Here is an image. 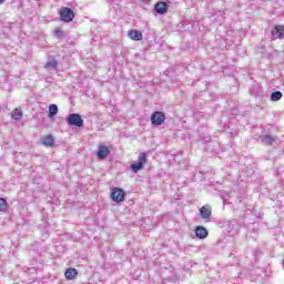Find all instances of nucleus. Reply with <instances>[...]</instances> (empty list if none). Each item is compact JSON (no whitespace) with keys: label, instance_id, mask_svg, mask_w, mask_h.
<instances>
[{"label":"nucleus","instance_id":"nucleus-6","mask_svg":"<svg viewBox=\"0 0 284 284\" xmlns=\"http://www.w3.org/2000/svg\"><path fill=\"white\" fill-rule=\"evenodd\" d=\"M250 95L255 97V99H263L265 97V93L263 92V88L261 84L255 83L250 89Z\"/></svg>","mask_w":284,"mask_h":284},{"label":"nucleus","instance_id":"nucleus-18","mask_svg":"<svg viewBox=\"0 0 284 284\" xmlns=\"http://www.w3.org/2000/svg\"><path fill=\"white\" fill-rule=\"evenodd\" d=\"M11 8L13 10H21V8H23V0H12Z\"/></svg>","mask_w":284,"mask_h":284},{"label":"nucleus","instance_id":"nucleus-3","mask_svg":"<svg viewBox=\"0 0 284 284\" xmlns=\"http://www.w3.org/2000/svg\"><path fill=\"white\" fill-rule=\"evenodd\" d=\"M61 21H64V23H70L71 21H74V11L68 7H63L60 12Z\"/></svg>","mask_w":284,"mask_h":284},{"label":"nucleus","instance_id":"nucleus-24","mask_svg":"<svg viewBox=\"0 0 284 284\" xmlns=\"http://www.w3.org/2000/svg\"><path fill=\"white\" fill-rule=\"evenodd\" d=\"M2 3H6V0H0V6H1Z\"/></svg>","mask_w":284,"mask_h":284},{"label":"nucleus","instance_id":"nucleus-13","mask_svg":"<svg viewBox=\"0 0 284 284\" xmlns=\"http://www.w3.org/2000/svg\"><path fill=\"white\" fill-rule=\"evenodd\" d=\"M79 272L77 271V268H68L64 273V276L68 281H74V278H77Z\"/></svg>","mask_w":284,"mask_h":284},{"label":"nucleus","instance_id":"nucleus-23","mask_svg":"<svg viewBox=\"0 0 284 284\" xmlns=\"http://www.w3.org/2000/svg\"><path fill=\"white\" fill-rule=\"evenodd\" d=\"M47 148H54V143H44Z\"/></svg>","mask_w":284,"mask_h":284},{"label":"nucleus","instance_id":"nucleus-22","mask_svg":"<svg viewBox=\"0 0 284 284\" xmlns=\"http://www.w3.org/2000/svg\"><path fill=\"white\" fill-rule=\"evenodd\" d=\"M8 207V204L6 203V200L3 197H0V212H3Z\"/></svg>","mask_w":284,"mask_h":284},{"label":"nucleus","instance_id":"nucleus-7","mask_svg":"<svg viewBox=\"0 0 284 284\" xmlns=\"http://www.w3.org/2000/svg\"><path fill=\"white\" fill-rule=\"evenodd\" d=\"M97 156L100 161H103L110 156V148L100 144L98 146Z\"/></svg>","mask_w":284,"mask_h":284},{"label":"nucleus","instance_id":"nucleus-8","mask_svg":"<svg viewBox=\"0 0 284 284\" xmlns=\"http://www.w3.org/2000/svg\"><path fill=\"white\" fill-rule=\"evenodd\" d=\"M200 216L204 221H210L212 219V206L210 204H205L200 209Z\"/></svg>","mask_w":284,"mask_h":284},{"label":"nucleus","instance_id":"nucleus-4","mask_svg":"<svg viewBox=\"0 0 284 284\" xmlns=\"http://www.w3.org/2000/svg\"><path fill=\"white\" fill-rule=\"evenodd\" d=\"M151 123L152 125H163L165 123V113L161 111H155L151 115Z\"/></svg>","mask_w":284,"mask_h":284},{"label":"nucleus","instance_id":"nucleus-19","mask_svg":"<svg viewBox=\"0 0 284 284\" xmlns=\"http://www.w3.org/2000/svg\"><path fill=\"white\" fill-rule=\"evenodd\" d=\"M53 37L55 39H65V31L58 28L53 31Z\"/></svg>","mask_w":284,"mask_h":284},{"label":"nucleus","instance_id":"nucleus-20","mask_svg":"<svg viewBox=\"0 0 284 284\" xmlns=\"http://www.w3.org/2000/svg\"><path fill=\"white\" fill-rule=\"evenodd\" d=\"M58 65H59V62H57V60H51L45 63L47 70H57Z\"/></svg>","mask_w":284,"mask_h":284},{"label":"nucleus","instance_id":"nucleus-9","mask_svg":"<svg viewBox=\"0 0 284 284\" xmlns=\"http://www.w3.org/2000/svg\"><path fill=\"white\" fill-rule=\"evenodd\" d=\"M154 10L158 14H168V10H169L168 2L160 1L155 3Z\"/></svg>","mask_w":284,"mask_h":284},{"label":"nucleus","instance_id":"nucleus-25","mask_svg":"<svg viewBox=\"0 0 284 284\" xmlns=\"http://www.w3.org/2000/svg\"><path fill=\"white\" fill-rule=\"evenodd\" d=\"M235 134H236V133H232V132H231V136H234Z\"/></svg>","mask_w":284,"mask_h":284},{"label":"nucleus","instance_id":"nucleus-16","mask_svg":"<svg viewBox=\"0 0 284 284\" xmlns=\"http://www.w3.org/2000/svg\"><path fill=\"white\" fill-rule=\"evenodd\" d=\"M260 140L262 141V143H274L276 141V138L266 134V135H260Z\"/></svg>","mask_w":284,"mask_h":284},{"label":"nucleus","instance_id":"nucleus-5","mask_svg":"<svg viewBox=\"0 0 284 284\" xmlns=\"http://www.w3.org/2000/svg\"><path fill=\"white\" fill-rule=\"evenodd\" d=\"M111 199L114 203H122V201H125V191H123V189L114 187L111 193Z\"/></svg>","mask_w":284,"mask_h":284},{"label":"nucleus","instance_id":"nucleus-1","mask_svg":"<svg viewBox=\"0 0 284 284\" xmlns=\"http://www.w3.org/2000/svg\"><path fill=\"white\" fill-rule=\"evenodd\" d=\"M148 163V153H140L135 163L131 164L132 172H141L143 166Z\"/></svg>","mask_w":284,"mask_h":284},{"label":"nucleus","instance_id":"nucleus-12","mask_svg":"<svg viewBox=\"0 0 284 284\" xmlns=\"http://www.w3.org/2000/svg\"><path fill=\"white\" fill-rule=\"evenodd\" d=\"M207 229L204 226H196L195 227V236L200 240L207 239Z\"/></svg>","mask_w":284,"mask_h":284},{"label":"nucleus","instance_id":"nucleus-10","mask_svg":"<svg viewBox=\"0 0 284 284\" xmlns=\"http://www.w3.org/2000/svg\"><path fill=\"white\" fill-rule=\"evenodd\" d=\"M273 39H284V27L283 26H275L272 30Z\"/></svg>","mask_w":284,"mask_h":284},{"label":"nucleus","instance_id":"nucleus-14","mask_svg":"<svg viewBox=\"0 0 284 284\" xmlns=\"http://www.w3.org/2000/svg\"><path fill=\"white\" fill-rule=\"evenodd\" d=\"M59 114V106L57 104H50L49 105V118L52 119V116H57Z\"/></svg>","mask_w":284,"mask_h":284},{"label":"nucleus","instance_id":"nucleus-21","mask_svg":"<svg viewBox=\"0 0 284 284\" xmlns=\"http://www.w3.org/2000/svg\"><path fill=\"white\" fill-rule=\"evenodd\" d=\"M41 143H54V136L47 135L42 139Z\"/></svg>","mask_w":284,"mask_h":284},{"label":"nucleus","instance_id":"nucleus-2","mask_svg":"<svg viewBox=\"0 0 284 284\" xmlns=\"http://www.w3.org/2000/svg\"><path fill=\"white\" fill-rule=\"evenodd\" d=\"M67 123L74 128H83V118L79 113H71L67 118Z\"/></svg>","mask_w":284,"mask_h":284},{"label":"nucleus","instance_id":"nucleus-17","mask_svg":"<svg viewBox=\"0 0 284 284\" xmlns=\"http://www.w3.org/2000/svg\"><path fill=\"white\" fill-rule=\"evenodd\" d=\"M281 99H283V92L275 91V92L271 93V97H270L271 101L276 102V101H281Z\"/></svg>","mask_w":284,"mask_h":284},{"label":"nucleus","instance_id":"nucleus-15","mask_svg":"<svg viewBox=\"0 0 284 284\" xmlns=\"http://www.w3.org/2000/svg\"><path fill=\"white\" fill-rule=\"evenodd\" d=\"M11 116L14 121H21V119H23V111H21V109H14Z\"/></svg>","mask_w":284,"mask_h":284},{"label":"nucleus","instance_id":"nucleus-11","mask_svg":"<svg viewBox=\"0 0 284 284\" xmlns=\"http://www.w3.org/2000/svg\"><path fill=\"white\" fill-rule=\"evenodd\" d=\"M128 37L132 41H143V33L139 30H130Z\"/></svg>","mask_w":284,"mask_h":284}]
</instances>
